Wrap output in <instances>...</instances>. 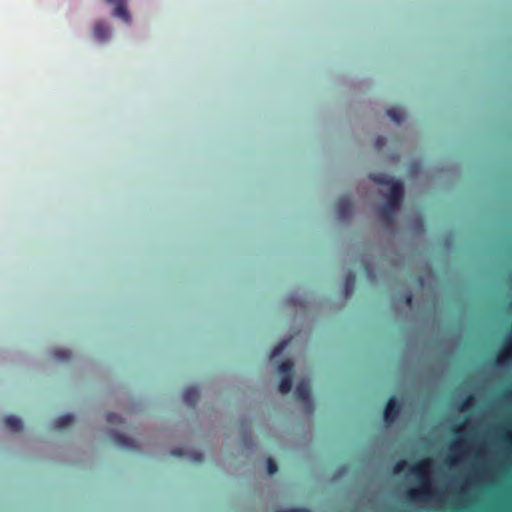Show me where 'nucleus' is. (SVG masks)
Here are the masks:
<instances>
[{"instance_id":"obj_12","label":"nucleus","mask_w":512,"mask_h":512,"mask_svg":"<svg viewBox=\"0 0 512 512\" xmlns=\"http://www.w3.org/2000/svg\"><path fill=\"white\" fill-rule=\"evenodd\" d=\"M74 416L72 414H65L59 416L54 420V427L57 429H62L70 426L74 422Z\"/></svg>"},{"instance_id":"obj_19","label":"nucleus","mask_w":512,"mask_h":512,"mask_svg":"<svg viewBox=\"0 0 512 512\" xmlns=\"http://www.w3.org/2000/svg\"><path fill=\"white\" fill-rule=\"evenodd\" d=\"M54 356L57 360H66L70 358V352L67 350L57 349L54 351Z\"/></svg>"},{"instance_id":"obj_21","label":"nucleus","mask_w":512,"mask_h":512,"mask_svg":"<svg viewBox=\"0 0 512 512\" xmlns=\"http://www.w3.org/2000/svg\"><path fill=\"white\" fill-rule=\"evenodd\" d=\"M275 512H311V511H310V509L304 508V507H293V508H287V509L279 508V509L275 510Z\"/></svg>"},{"instance_id":"obj_29","label":"nucleus","mask_w":512,"mask_h":512,"mask_svg":"<svg viewBox=\"0 0 512 512\" xmlns=\"http://www.w3.org/2000/svg\"><path fill=\"white\" fill-rule=\"evenodd\" d=\"M172 455H174V456H183V455H184V452H183V450H182V449H174V450L172 451Z\"/></svg>"},{"instance_id":"obj_4","label":"nucleus","mask_w":512,"mask_h":512,"mask_svg":"<svg viewBox=\"0 0 512 512\" xmlns=\"http://www.w3.org/2000/svg\"><path fill=\"white\" fill-rule=\"evenodd\" d=\"M105 2L114 6L112 13L114 17L121 19L125 23L130 22L131 17L126 7V0H105Z\"/></svg>"},{"instance_id":"obj_6","label":"nucleus","mask_w":512,"mask_h":512,"mask_svg":"<svg viewBox=\"0 0 512 512\" xmlns=\"http://www.w3.org/2000/svg\"><path fill=\"white\" fill-rule=\"evenodd\" d=\"M398 207L384 203L378 210V217L385 225H391Z\"/></svg>"},{"instance_id":"obj_15","label":"nucleus","mask_w":512,"mask_h":512,"mask_svg":"<svg viewBox=\"0 0 512 512\" xmlns=\"http://www.w3.org/2000/svg\"><path fill=\"white\" fill-rule=\"evenodd\" d=\"M387 115L396 123H400L403 120V112L401 109L392 107L387 110Z\"/></svg>"},{"instance_id":"obj_10","label":"nucleus","mask_w":512,"mask_h":512,"mask_svg":"<svg viewBox=\"0 0 512 512\" xmlns=\"http://www.w3.org/2000/svg\"><path fill=\"white\" fill-rule=\"evenodd\" d=\"M355 282H356L355 274L353 272H348L345 275L344 287H343L344 295L346 298L349 297L353 293V290L355 287Z\"/></svg>"},{"instance_id":"obj_31","label":"nucleus","mask_w":512,"mask_h":512,"mask_svg":"<svg viewBox=\"0 0 512 512\" xmlns=\"http://www.w3.org/2000/svg\"><path fill=\"white\" fill-rule=\"evenodd\" d=\"M504 439H505L506 441L510 440L509 436H507V435H505V436H504Z\"/></svg>"},{"instance_id":"obj_8","label":"nucleus","mask_w":512,"mask_h":512,"mask_svg":"<svg viewBox=\"0 0 512 512\" xmlns=\"http://www.w3.org/2000/svg\"><path fill=\"white\" fill-rule=\"evenodd\" d=\"M92 36L95 40L99 42H104L108 40L110 36V31L108 25H106L103 21H97L94 24V28L92 31Z\"/></svg>"},{"instance_id":"obj_11","label":"nucleus","mask_w":512,"mask_h":512,"mask_svg":"<svg viewBox=\"0 0 512 512\" xmlns=\"http://www.w3.org/2000/svg\"><path fill=\"white\" fill-rule=\"evenodd\" d=\"M4 424L12 432H19L22 429V421L14 415L6 416Z\"/></svg>"},{"instance_id":"obj_22","label":"nucleus","mask_w":512,"mask_h":512,"mask_svg":"<svg viewBox=\"0 0 512 512\" xmlns=\"http://www.w3.org/2000/svg\"><path fill=\"white\" fill-rule=\"evenodd\" d=\"M509 353H510V347L506 345L505 349L498 354L497 362L501 363L504 360H506L509 357Z\"/></svg>"},{"instance_id":"obj_27","label":"nucleus","mask_w":512,"mask_h":512,"mask_svg":"<svg viewBox=\"0 0 512 512\" xmlns=\"http://www.w3.org/2000/svg\"><path fill=\"white\" fill-rule=\"evenodd\" d=\"M461 447H462V443L460 441H454L451 444V449L459 450V449H461Z\"/></svg>"},{"instance_id":"obj_30","label":"nucleus","mask_w":512,"mask_h":512,"mask_svg":"<svg viewBox=\"0 0 512 512\" xmlns=\"http://www.w3.org/2000/svg\"><path fill=\"white\" fill-rule=\"evenodd\" d=\"M194 459L197 460V461H201L202 460V455L201 454H196V455H194Z\"/></svg>"},{"instance_id":"obj_1","label":"nucleus","mask_w":512,"mask_h":512,"mask_svg":"<svg viewBox=\"0 0 512 512\" xmlns=\"http://www.w3.org/2000/svg\"><path fill=\"white\" fill-rule=\"evenodd\" d=\"M432 464L433 461L431 458H425L417 462L411 468V471L420 480V484L407 491V497L409 500L415 501L427 499L432 495L431 482L428 477Z\"/></svg>"},{"instance_id":"obj_3","label":"nucleus","mask_w":512,"mask_h":512,"mask_svg":"<svg viewBox=\"0 0 512 512\" xmlns=\"http://www.w3.org/2000/svg\"><path fill=\"white\" fill-rule=\"evenodd\" d=\"M402 409L401 402L395 397L391 396L387 401L384 409V421L390 425L395 422Z\"/></svg>"},{"instance_id":"obj_13","label":"nucleus","mask_w":512,"mask_h":512,"mask_svg":"<svg viewBox=\"0 0 512 512\" xmlns=\"http://www.w3.org/2000/svg\"><path fill=\"white\" fill-rule=\"evenodd\" d=\"M113 438L118 445H121L125 448H134L135 441L131 438L126 437L121 433H114Z\"/></svg>"},{"instance_id":"obj_14","label":"nucleus","mask_w":512,"mask_h":512,"mask_svg":"<svg viewBox=\"0 0 512 512\" xmlns=\"http://www.w3.org/2000/svg\"><path fill=\"white\" fill-rule=\"evenodd\" d=\"M292 388V376L291 375H284L282 376L278 389L282 394H287L290 392Z\"/></svg>"},{"instance_id":"obj_16","label":"nucleus","mask_w":512,"mask_h":512,"mask_svg":"<svg viewBox=\"0 0 512 512\" xmlns=\"http://www.w3.org/2000/svg\"><path fill=\"white\" fill-rule=\"evenodd\" d=\"M279 372L284 375H291L293 370V362L291 360H285L281 362L278 366Z\"/></svg>"},{"instance_id":"obj_20","label":"nucleus","mask_w":512,"mask_h":512,"mask_svg":"<svg viewBox=\"0 0 512 512\" xmlns=\"http://www.w3.org/2000/svg\"><path fill=\"white\" fill-rule=\"evenodd\" d=\"M278 470V466L276 462L272 458L267 459V472L270 475H273Z\"/></svg>"},{"instance_id":"obj_9","label":"nucleus","mask_w":512,"mask_h":512,"mask_svg":"<svg viewBox=\"0 0 512 512\" xmlns=\"http://www.w3.org/2000/svg\"><path fill=\"white\" fill-rule=\"evenodd\" d=\"M183 401L189 406H195L199 399V391L195 386L187 387L183 391Z\"/></svg>"},{"instance_id":"obj_26","label":"nucleus","mask_w":512,"mask_h":512,"mask_svg":"<svg viewBox=\"0 0 512 512\" xmlns=\"http://www.w3.org/2000/svg\"><path fill=\"white\" fill-rule=\"evenodd\" d=\"M413 301V295L412 293L408 292L404 295V303L408 306L412 304Z\"/></svg>"},{"instance_id":"obj_18","label":"nucleus","mask_w":512,"mask_h":512,"mask_svg":"<svg viewBox=\"0 0 512 512\" xmlns=\"http://www.w3.org/2000/svg\"><path fill=\"white\" fill-rule=\"evenodd\" d=\"M288 341H282L278 343L271 351L270 358L273 359L277 356H279L287 347Z\"/></svg>"},{"instance_id":"obj_23","label":"nucleus","mask_w":512,"mask_h":512,"mask_svg":"<svg viewBox=\"0 0 512 512\" xmlns=\"http://www.w3.org/2000/svg\"><path fill=\"white\" fill-rule=\"evenodd\" d=\"M473 401V396L472 395H468L465 400H463L461 402V404L459 405L458 409L459 411H465L469 405L471 404V402Z\"/></svg>"},{"instance_id":"obj_28","label":"nucleus","mask_w":512,"mask_h":512,"mask_svg":"<svg viewBox=\"0 0 512 512\" xmlns=\"http://www.w3.org/2000/svg\"><path fill=\"white\" fill-rule=\"evenodd\" d=\"M457 460H458V458H457V457H455V456H449V457L447 458V460H446V461H447V463H448L449 465H451V466H452V465H454V464L457 462Z\"/></svg>"},{"instance_id":"obj_7","label":"nucleus","mask_w":512,"mask_h":512,"mask_svg":"<svg viewBox=\"0 0 512 512\" xmlns=\"http://www.w3.org/2000/svg\"><path fill=\"white\" fill-rule=\"evenodd\" d=\"M294 394L297 400L303 403H308L310 401V385L308 381H299L296 385Z\"/></svg>"},{"instance_id":"obj_25","label":"nucleus","mask_w":512,"mask_h":512,"mask_svg":"<svg viewBox=\"0 0 512 512\" xmlns=\"http://www.w3.org/2000/svg\"><path fill=\"white\" fill-rule=\"evenodd\" d=\"M385 144H386V141H385L384 137H382V136H378L374 140V147L377 150L382 149L385 146Z\"/></svg>"},{"instance_id":"obj_24","label":"nucleus","mask_w":512,"mask_h":512,"mask_svg":"<svg viewBox=\"0 0 512 512\" xmlns=\"http://www.w3.org/2000/svg\"><path fill=\"white\" fill-rule=\"evenodd\" d=\"M406 464H407V462H406L405 460H400V461H398V462L394 465L393 472H394L395 474H399V473H401V472L404 470V468H405Z\"/></svg>"},{"instance_id":"obj_17","label":"nucleus","mask_w":512,"mask_h":512,"mask_svg":"<svg viewBox=\"0 0 512 512\" xmlns=\"http://www.w3.org/2000/svg\"><path fill=\"white\" fill-rule=\"evenodd\" d=\"M106 420L109 424L114 426H119L123 423V418L120 415L112 412L107 413Z\"/></svg>"},{"instance_id":"obj_2","label":"nucleus","mask_w":512,"mask_h":512,"mask_svg":"<svg viewBox=\"0 0 512 512\" xmlns=\"http://www.w3.org/2000/svg\"><path fill=\"white\" fill-rule=\"evenodd\" d=\"M370 179L377 184L389 185L385 203L399 208L404 194L403 184L384 173L371 174Z\"/></svg>"},{"instance_id":"obj_5","label":"nucleus","mask_w":512,"mask_h":512,"mask_svg":"<svg viewBox=\"0 0 512 512\" xmlns=\"http://www.w3.org/2000/svg\"><path fill=\"white\" fill-rule=\"evenodd\" d=\"M335 208H336L337 215L341 220H345V219L349 218L353 211L352 202H351L350 198L346 195L341 196L337 199V201L335 203Z\"/></svg>"}]
</instances>
